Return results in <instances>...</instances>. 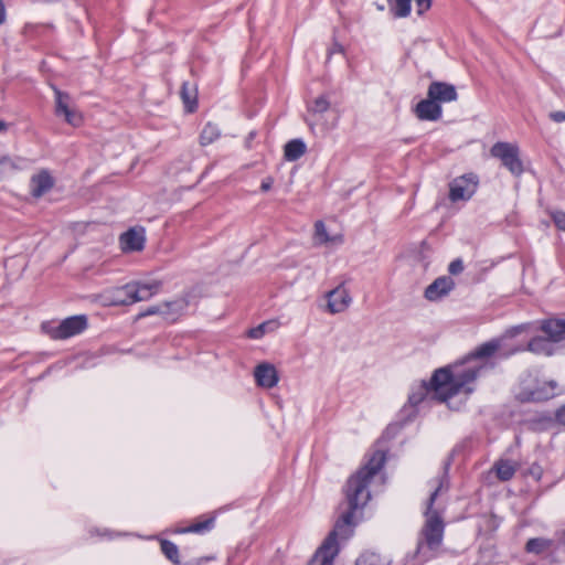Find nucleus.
<instances>
[{"mask_svg": "<svg viewBox=\"0 0 565 565\" xmlns=\"http://www.w3.org/2000/svg\"><path fill=\"white\" fill-rule=\"evenodd\" d=\"M501 348L502 339L490 340L476 348L460 365H455L452 370L450 367L436 370L428 384L423 383L408 396V403L417 406L429 394L431 398L446 403L460 393L469 396L475 391L471 384L481 373L493 367V364L486 360L500 352Z\"/></svg>", "mask_w": 565, "mask_h": 565, "instance_id": "f257e3e1", "label": "nucleus"}, {"mask_svg": "<svg viewBox=\"0 0 565 565\" xmlns=\"http://www.w3.org/2000/svg\"><path fill=\"white\" fill-rule=\"evenodd\" d=\"M385 459L383 451L373 452L367 462L348 479L344 488L348 509L341 514L334 529L324 539L308 565H333L334 557L339 553L338 536L349 537L352 534L354 513L370 501V482L384 467Z\"/></svg>", "mask_w": 565, "mask_h": 565, "instance_id": "f03ea898", "label": "nucleus"}, {"mask_svg": "<svg viewBox=\"0 0 565 565\" xmlns=\"http://www.w3.org/2000/svg\"><path fill=\"white\" fill-rule=\"evenodd\" d=\"M449 463H446L441 473L431 480L434 490L427 500V507L425 510V524L420 531V537L417 543V553L426 546L430 551L437 550L444 539L445 523L441 516V512L434 508V503L443 491L449 489V476H448Z\"/></svg>", "mask_w": 565, "mask_h": 565, "instance_id": "7ed1b4c3", "label": "nucleus"}, {"mask_svg": "<svg viewBox=\"0 0 565 565\" xmlns=\"http://www.w3.org/2000/svg\"><path fill=\"white\" fill-rule=\"evenodd\" d=\"M87 328V318L84 315L72 316L58 324L43 323L42 329L53 340H65L82 333Z\"/></svg>", "mask_w": 565, "mask_h": 565, "instance_id": "20e7f679", "label": "nucleus"}, {"mask_svg": "<svg viewBox=\"0 0 565 565\" xmlns=\"http://www.w3.org/2000/svg\"><path fill=\"white\" fill-rule=\"evenodd\" d=\"M490 154L493 158L500 159L503 167L512 174L520 175L523 173V163L520 159V149L516 145L498 141L491 147Z\"/></svg>", "mask_w": 565, "mask_h": 565, "instance_id": "39448f33", "label": "nucleus"}, {"mask_svg": "<svg viewBox=\"0 0 565 565\" xmlns=\"http://www.w3.org/2000/svg\"><path fill=\"white\" fill-rule=\"evenodd\" d=\"M479 179L475 173H467L449 183V199L452 202L468 201L477 191Z\"/></svg>", "mask_w": 565, "mask_h": 565, "instance_id": "423d86ee", "label": "nucleus"}, {"mask_svg": "<svg viewBox=\"0 0 565 565\" xmlns=\"http://www.w3.org/2000/svg\"><path fill=\"white\" fill-rule=\"evenodd\" d=\"M162 284L158 280L150 282L131 281L126 284V290L130 292L129 301L139 302L149 300L152 296L157 295L161 289Z\"/></svg>", "mask_w": 565, "mask_h": 565, "instance_id": "0eeeda50", "label": "nucleus"}, {"mask_svg": "<svg viewBox=\"0 0 565 565\" xmlns=\"http://www.w3.org/2000/svg\"><path fill=\"white\" fill-rule=\"evenodd\" d=\"M427 96L439 106L446 103L456 102L458 93L456 86L446 82L434 81L427 88Z\"/></svg>", "mask_w": 565, "mask_h": 565, "instance_id": "6e6552de", "label": "nucleus"}, {"mask_svg": "<svg viewBox=\"0 0 565 565\" xmlns=\"http://www.w3.org/2000/svg\"><path fill=\"white\" fill-rule=\"evenodd\" d=\"M326 297L328 311L332 315L345 311L352 302L350 292L343 282L328 291Z\"/></svg>", "mask_w": 565, "mask_h": 565, "instance_id": "1a4fd4ad", "label": "nucleus"}, {"mask_svg": "<svg viewBox=\"0 0 565 565\" xmlns=\"http://www.w3.org/2000/svg\"><path fill=\"white\" fill-rule=\"evenodd\" d=\"M455 286L456 284L451 277L441 276L426 287L424 296L429 301H438L454 290Z\"/></svg>", "mask_w": 565, "mask_h": 565, "instance_id": "9d476101", "label": "nucleus"}, {"mask_svg": "<svg viewBox=\"0 0 565 565\" xmlns=\"http://www.w3.org/2000/svg\"><path fill=\"white\" fill-rule=\"evenodd\" d=\"M55 184V180L49 170L42 169L30 179V192L33 198H41Z\"/></svg>", "mask_w": 565, "mask_h": 565, "instance_id": "9b49d317", "label": "nucleus"}, {"mask_svg": "<svg viewBox=\"0 0 565 565\" xmlns=\"http://www.w3.org/2000/svg\"><path fill=\"white\" fill-rule=\"evenodd\" d=\"M414 113L419 120L437 121L443 117V107L427 96L417 103Z\"/></svg>", "mask_w": 565, "mask_h": 565, "instance_id": "f8f14e48", "label": "nucleus"}, {"mask_svg": "<svg viewBox=\"0 0 565 565\" xmlns=\"http://www.w3.org/2000/svg\"><path fill=\"white\" fill-rule=\"evenodd\" d=\"M120 246L124 252H140L145 247L143 230L130 228L120 235Z\"/></svg>", "mask_w": 565, "mask_h": 565, "instance_id": "ddd939ff", "label": "nucleus"}, {"mask_svg": "<svg viewBox=\"0 0 565 565\" xmlns=\"http://www.w3.org/2000/svg\"><path fill=\"white\" fill-rule=\"evenodd\" d=\"M254 376L256 383L265 388H271L278 383V373L276 367L269 363H260L255 367Z\"/></svg>", "mask_w": 565, "mask_h": 565, "instance_id": "4468645a", "label": "nucleus"}, {"mask_svg": "<svg viewBox=\"0 0 565 565\" xmlns=\"http://www.w3.org/2000/svg\"><path fill=\"white\" fill-rule=\"evenodd\" d=\"M313 242L315 245H339L343 243V236L341 234L330 236L324 223L322 221H317L315 223Z\"/></svg>", "mask_w": 565, "mask_h": 565, "instance_id": "2eb2a0df", "label": "nucleus"}, {"mask_svg": "<svg viewBox=\"0 0 565 565\" xmlns=\"http://www.w3.org/2000/svg\"><path fill=\"white\" fill-rule=\"evenodd\" d=\"M542 331L548 335L551 342L565 339V320L550 319L543 322Z\"/></svg>", "mask_w": 565, "mask_h": 565, "instance_id": "dca6fc26", "label": "nucleus"}, {"mask_svg": "<svg viewBox=\"0 0 565 565\" xmlns=\"http://www.w3.org/2000/svg\"><path fill=\"white\" fill-rule=\"evenodd\" d=\"M307 147L301 139H292L285 145L284 157L287 161H296L306 153Z\"/></svg>", "mask_w": 565, "mask_h": 565, "instance_id": "f3484780", "label": "nucleus"}, {"mask_svg": "<svg viewBox=\"0 0 565 565\" xmlns=\"http://www.w3.org/2000/svg\"><path fill=\"white\" fill-rule=\"evenodd\" d=\"M188 303L184 300H177L173 302H164L163 306H152L149 307L145 312L140 313L141 317L157 315V313H167L168 311L179 312L186 308Z\"/></svg>", "mask_w": 565, "mask_h": 565, "instance_id": "a211bd4d", "label": "nucleus"}, {"mask_svg": "<svg viewBox=\"0 0 565 565\" xmlns=\"http://www.w3.org/2000/svg\"><path fill=\"white\" fill-rule=\"evenodd\" d=\"M526 350L536 354L551 355L553 353V345L547 338L535 337L527 343Z\"/></svg>", "mask_w": 565, "mask_h": 565, "instance_id": "6ab92c4d", "label": "nucleus"}, {"mask_svg": "<svg viewBox=\"0 0 565 565\" xmlns=\"http://www.w3.org/2000/svg\"><path fill=\"white\" fill-rule=\"evenodd\" d=\"M355 565H392V559L374 552H365L355 561Z\"/></svg>", "mask_w": 565, "mask_h": 565, "instance_id": "aec40b11", "label": "nucleus"}, {"mask_svg": "<svg viewBox=\"0 0 565 565\" xmlns=\"http://www.w3.org/2000/svg\"><path fill=\"white\" fill-rule=\"evenodd\" d=\"M553 545V541L544 537H533L530 539L525 544V551L527 553L540 555L547 550H550Z\"/></svg>", "mask_w": 565, "mask_h": 565, "instance_id": "412c9836", "label": "nucleus"}, {"mask_svg": "<svg viewBox=\"0 0 565 565\" xmlns=\"http://www.w3.org/2000/svg\"><path fill=\"white\" fill-rule=\"evenodd\" d=\"M181 98L185 105V108L188 111L192 113L194 111L196 107V88L193 86H190L189 83L184 82L181 87Z\"/></svg>", "mask_w": 565, "mask_h": 565, "instance_id": "4be33fe9", "label": "nucleus"}, {"mask_svg": "<svg viewBox=\"0 0 565 565\" xmlns=\"http://www.w3.org/2000/svg\"><path fill=\"white\" fill-rule=\"evenodd\" d=\"M494 468H495L497 477L501 481H509L510 479L513 478V476L516 471L515 466L509 460L498 461L495 463Z\"/></svg>", "mask_w": 565, "mask_h": 565, "instance_id": "5701e85b", "label": "nucleus"}, {"mask_svg": "<svg viewBox=\"0 0 565 565\" xmlns=\"http://www.w3.org/2000/svg\"><path fill=\"white\" fill-rule=\"evenodd\" d=\"M55 93V114L62 116L72 109L70 106L71 97L67 93H64L57 88H54Z\"/></svg>", "mask_w": 565, "mask_h": 565, "instance_id": "b1692460", "label": "nucleus"}, {"mask_svg": "<svg viewBox=\"0 0 565 565\" xmlns=\"http://www.w3.org/2000/svg\"><path fill=\"white\" fill-rule=\"evenodd\" d=\"M160 547L163 555L173 564H180L179 547L169 540H161Z\"/></svg>", "mask_w": 565, "mask_h": 565, "instance_id": "393cba45", "label": "nucleus"}, {"mask_svg": "<svg viewBox=\"0 0 565 565\" xmlns=\"http://www.w3.org/2000/svg\"><path fill=\"white\" fill-rule=\"evenodd\" d=\"M221 135L218 127L214 124L207 122L201 135H200V143L202 146H207L214 142Z\"/></svg>", "mask_w": 565, "mask_h": 565, "instance_id": "a878e982", "label": "nucleus"}, {"mask_svg": "<svg viewBox=\"0 0 565 565\" xmlns=\"http://www.w3.org/2000/svg\"><path fill=\"white\" fill-rule=\"evenodd\" d=\"M214 523H215V519L209 518L205 521L193 523L190 526L180 530L179 532L180 533H204L206 531L212 530L214 526Z\"/></svg>", "mask_w": 565, "mask_h": 565, "instance_id": "bb28decb", "label": "nucleus"}, {"mask_svg": "<svg viewBox=\"0 0 565 565\" xmlns=\"http://www.w3.org/2000/svg\"><path fill=\"white\" fill-rule=\"evenodd\" d=\"M130 292L126 290V285L115 288L113 291V298L111 303L116 306H128L132 305V301H129L130 299Z\"/></svg>", "mask_w": 565, "mask_h": 565, "instance_id": "cd10ccee", "label": "nucleus"}, {"mask_svg": "<svg viewBox=\"0 0 565 565\" xmlns=\"http://www.w3.org/2000/svg\"><path fill=\"white\" fill-rule=\"evenodd\" d=\"M411 2L412 0H394V7L392 10L394 11L395 17H407L411 13Z\"/></svg>", "mask_w": 565, "mask_h": 565, "instance_id": "c85d7f7f", "label": "nucleus"}, {"mask_svg": "<svg viewBox=\"0 0 565 565\" xmlns=\"http://www.w3.org/2000/svg\"><path fill=\"white\" fill-rule=\"evenodd\" d=\"M330 107L329 100L324 96L317 97L312 105L309 107V111L313 114H323Z\"/></svg>", "mask_w": 565, "mask_h": 565, "instance_id": "c756f323", "label": "nucleus"}, {"mask_svg": "<svg viewBox=\"0 0 565 565\" xmlns=\"http://www.w3.org/2000/svg\"><path fill=\"white\" fill-rule=\"evenodd\" d=\"M63 116L65 121L74 127H78L83 122L82 115L74 108L65 113Z\"/></svg>", "mask_w": 565, "mask_h": 565, "instance_id": "7c9ffc66", "label": "nucleus"}, {"mask_svg": "<svg viewBox=\"0 0 565 565\" xmlns=\"http://www.w3.org/2000/svg\"><path fill=\"white\" fill-rule=\"evenodd\" d=\"M548 387V391L545 393H534L533 399H548L555 396V388L557 387V383L555 381H550L545 384Z\"/></svg>", "mask_w": 565, "mask_h": 565, "instance_id": "2f4dec72", "label": "nucleus"}, {"mask_svg": "<svg viewBox=\"0 0 565 565\" xmlns=\"http://www.w3.org/2000/svg\"><path fill=\"white\" fill-rule=\"evenodd\" d=\"M551 217H552L555 226L559 231L565 232V212H562V211L552 212Z\"/></svg>", "mask_w": 565, "mask_h": 565, "instance_id": "473e14b6", "label": "nucleus"}, {"mask_svg": "<svg viewBox=\"0 0 565 565\" xmlns=\"http://www.w3.org/2000/svg\"><path fill=\"white\" fill-rule=\"evenodd\" d=\"M268 326H269V322H263L258 327L249 329L248 330V337L250 339H259V338H262L265 334Z\"/></svg>", "mask_w": 565, "mask_h": 565, "instance_id": "72a5a7b5", "label": "nucleus"}, {"mask_svg": "<svg viewBox=\"0 0 565 565\" xmlns=\"http://www.w3.org/2000/svg\"><path fill=\"white\" fill-rule=\"evenodd\" d=\"M462 270H463V263L460 258H457L449 264L448 271L451 275H458V274L462 273Z\"/></svg>", "mask_w": 565, "mask_h": 565, "instance_id": "f704fd0d", "label": "nucleus"}, {"mask_svg": "<svg viewBox=\"0 0 565 565\" xmlns=\"http://www.w3.org/2000/svg\"><path fill=\"white\" fill-rule=\"evenodd\" d=\"M417 13L420 15L431 7V0H414Z\"/></svg>", "mask_w": 565, "mask_h": 565, "instance_id": "c9c22d12", "label": "nucleus"}, {"mask_svg": "<svg viewBox=\"0 0 565 565\" xmlns=\"http://www.w3.org/2000/svg\"><path fill=\"white\" fill-rule=\"evenodd\" d=\"M0 168L18 169L19 166L15 163V161L12 158L4 156V157L0 158Z\"/></svg>", "mask_w": 565, "mask_h": 565, "instance_id": "e433bc0d", "label": "nucleus"}, {"mask_svg": "<svg viewBox=\"0 0 565 565\" xmlns=\"http://www.w3.org/2000/svg\"><path fill=\"white\" fill-rule=\"evenodd\" d=\"M550 118L555 122H564L565 121V111L557 110L550 114Z\"/></svg>", "mask_w": 565, "mask_h": 565, "instance_id": "4c0bfd02", "label": "nucleus"}, {"mask_svg": "<svg viewBox=\"0 0 565 565\" xmlns=\"http://www.w3.org/2000/svg\"><path fill=\"white\" fill-rule=\"evenodd\" d=\"M274 183V179L271 177H267L262 181L260 190L263 192H267L271 189V185Z\"/></svg>", "mask_w": 565, "mask_h": 565, "instance_id": "58836bf2", "label": "nucleus"}, {"mask_svg": "<svg viewBox=\"0 0 565 565\" xmlns=\"http://www.w3.org/2000/svg\"><path fill=\"white\" fill-rule=\"evenodd\" d=\"M555 418L558 424L565 426V405L556 411Z\"/></svg>", "mask_w": 565, "mask_h": 565, "instance_id": "ea45409f", "label": "nucleus"}, {"mask_svg": "<svg viewBox=\"0 0 565 565\" xmlns=\"http://www.w3.org/2000/svg\"><path fill=\"white\" fill-rule=\"evenodd\" d=\"M4 20H6V8H4L2 0H0V25L4 22Z\"/></svg>", "mask_w": 565, "mask_h": 565, "instance_id": "a19ab883", "label": "nucleus"}, {"mask_svg": "<svg viewBox=\"0 0 565 565\" xmlns=\"http://www.w3.org/2000/svg\"><path fill=\"white\" fill-rule=\"evenodd\" d=\"M523 350H525V349L521 348V347H518V348H514V349L510 350L509 352L500 353V356L507 358V356H509V355H511L513 353H516V352H520V351H523Z\"/></svg>", "mask_w": 565, "mask_h": 565, "instance_id": "79ce46f5", "label": "nucleus"}, {"mask_svg": "<svg viewBox=\"0 0 565 565\" xmlns=\"http://www.w3.org/2000/svg\"><path fill=\"white\" fill-rule=\"evenodd\" d=\"M7 129V124L2 120H0V131H3Z\"/></svg>", "mask_w": 565, "mask_h": 565, "instance_id": "37998d69", "label": "nucleus"}]
</instances>
